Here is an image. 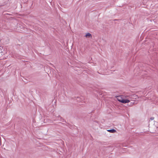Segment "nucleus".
<instances>
[{
  "instance_id": "obj_4",
  "label": "nucleus",
  "mask_w": 158,
  "mask_h": 158,
  "mask_svg": "<svg viewBox=\"0 0 158 158\" xmlns=\"http://www.w3.org/2000/svg\"><path fill=\"white\" fill-rule=\"evenodd\" d=\"M85 37L87 38H90L92 37V35L89 33H87L85 35Z\"/></svg>"
},
{
  "instance_id": "obj_1",
  "label": "nucleus",
  "mask_w": 158,
  "mask_h": 158,
  "mask_svg": "<svg viewBox=\"0 0 158 158\" xmlns=\"http://www.w3.org/2000/svg\"><path fill=\"white\" fill-rule=\"evenodd\" d=\"M118 100L119 102L123 103H126L130 102V100L128 99H122L121 98L119 99L118 98Z\"/></svg>"
},
{
  "instance_id": "obj_6",
  "label": "nucleus",
  "mask_w": 158,
  "mask_h": 158,
  "mask_svg": "<svg viewBox=\"0 0 158 158\" xmlns=\"http://www.w3.org/2000/svg\"><path fill=\"white\" fill-rule=\"evenodd\" d=\"M131 100L132 101V102H131V103H132L133 104H135V102H134L135 100H133L131 99Z\"/></svg>"
},
{
  "instance_id": "obj_5",
  "label": "nucleus",
  "mask_w": 158,
  "mask_h": 158,
  "mask_svg": "<svg viewBox=\"0 0 158 158\" xmlns=\"http://www.w3.org/2000/svg\"><path fill=\"white\" fill-rule=\"evenodd\" d=\"M58 117L60 118V121H61L62 122H66V121H64V119L62 117H60V116H59Z\"/></svg>"
},
{
  "instance_id": "obj_2",
  "label": "nucleus",
  "mask_w": 158,
  "mask_h": 158,
  "mask_svg": "<svg viewBox=\"0 0 158 158\" xmlns=\"http://www.w3.org/2000/svg\"><path fill=\"white\" fill-rule=\"evenodd\" d=\"M129 98L130 99H136L137 98H139L138 96V95L135 94H132L131 95H130V96H129Z\"/></svg>"
},
{
  "instance_id": "obj_7",
  "label": "nucleus",
  "mask_w": 158,
  "mask_h": 158,
  "mask_svg": "<svg viewBox=\"0 0 158 158\" xmlns=\"http://www.w3.org/2000/svg\"><path fill=\"white\" fill-rule=\"evenodd\" d=\"M154 119V117H151L150 118V120H153V119Z\"/></svg>"
},
{
  "instance_id": "obj_8",
  "label": "nucleus",
  "mask_w": 158,
  "mask_h": 158,
  "mask_svg": "<svg viewBox=\"0 0 158 158\" xmlns=\"http://www.w3.org/2000/svg\"><path fill=\"white\" fill-rule=\"evenodd\" d=\"M118 20V19H115L114 20V21H117V20Z\"/></svg>"
},
{
  "instance_id": "obj_3",
  "label": "nucleus",
  "mask_w": 158,
  "mask_h": 158,
  "mask_svg": "<svg viewBox=\"0 0 158 158\" xmlns=\"http://www.w3.org/2000/svg\"><path fill=\"white\" fill-rule=\"evenodd\" d=\"M107 131L109 132L112 133H114L116 132V131L114 129L110 130H107Z\"/></svg>"
}]
</instances>
